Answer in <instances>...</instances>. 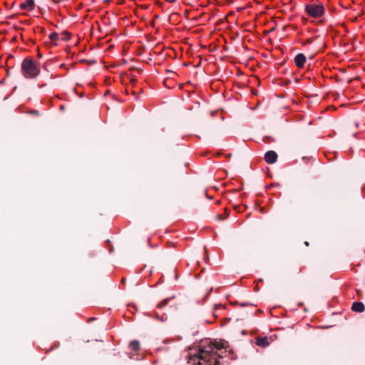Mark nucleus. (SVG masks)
<instances>
[{"mask_svg": "<svg viewBox=\"0 0 365 365\" xmlns=\"http://www.w3.org/2000/svg\"><path fill=\"white\" fill-rule=\"evenodd\" d=\"M49 38L52 41H56L58 39V34L56 32H53L49 35Z\"/></svg>", "mask_w": 365, "mask_h": 365, "instance_id": "nucleus-11", "label": "nucleus"}, {"mask_svg": "<svg viewBox=\"0 0 365 365\" xmlns=\"http://www.w3.org/2000/svg\"><path fill=\"white\" fill-rule=\"evenodd\" d=\"M130 348L134 351H138L140 350V343L137 340H133L130 342Z\"/></svg>", "mask_w": 365, "mask_h": 365, "instance_id": "nucleus-9", "label": "nucleus"}, {"mask_svg": "<svg viewBox=\"0 0 365 365\" xmlns=\"http://www.w3.org/2000/svg\"><path fill=\"white\" fill-rule=\"evenodd\" d=\"M305 245H306L307 246H308V245H309V243H308L307 242H305Z\"/></svg>", "mask_w": 365, "mask_h": 365, "instance_id": "nucleus-12", "label": "nucleus"}, {"mask_svg": "<svg viewBox=\"0 0 365 365\" xmlns=\"http://www.w3.org/2000/svg\"><path fill=\"white\" fill-rule=\"evenodd\" d=\"M35 2L34 0H24L20 5V8L23 10L31 11L34 9Z\"/></svg>", "mask_w": 365, "mask_h": 365, "instance_id": "nucleus-5", "label": "nucleus"}, {"mask_svg": "<svg viewBox=\"0 0 365 365\" xmlns=\"http://www.w3.org/2000/svg\"><path fill=\"white\" fill-rule=\"evenodd\" d=\"M21 73L26 78H35L40 73V65L31 58H25L21 66Z\"/></svg>", "mask_w": 365, "mask_h": 365, "instance_id": "nucleus-2", "label": "nucleus"}, {"mask_svg": "<svg viewBox=\"0 0 365 365\" xmlns=\"http://www.w3.org/2000/svg\"><path fill=\"white\" fill-rule=\"evenodd\" d=\"M168 301H169V299H165L164 300L161 301L160 302H159L158 304L157 307L158 309H161V308L164 307L167 304Z\"/></svg>", "mask_w": 365, "mask_h": 365, "instance_id": "nucleus-10", "label": "nucleus"}, {"mask_svg": "<svg viewBox=\"0 0 365 365\" xmlns=\"http://www.w3.org/2000/svg\"><path fill=\"white\" fill-rule=\"evenodd\" d=\"M306 60V56L303 53H299L294 58V63L298 68H303Z\"/></svg>", "mask_w": 365, "mask_h": 365, "instance_id": "nucleus-6", "label": "nucleus"}, {"mask_svg": "<svg viewBox=\"0 0 365 365\" xmlns=\"http://www.w3.org/2000/svg\"><path fill=\"white\" fill-rule=\"evenodd\" d=\"M261 212H264V208H262L261 209Z\"/></svg>", "mask_w": 365, "mask_h": 365, "instance_id": "nucleus-13", "label": "nucleus"}, {"mask_svg": "<svg viewBox=\"0 0 365 365\" xmlns=\"http://www.w3.org/2000/svg\"><path fill=\"white\" fill-rule=\"evenodd\" d=\"M351 309L354 312H362L364 310V305L361 302H355L353 303Z\"/></svg>", "mask_w": 365, "mask_h": 365, "instance_id": "nucleus-8", "label": "nucleus"}, {"mask_svg": "<svg viewBox=\"0 0 365 365\" xmlns=\"http://www.w3.org/2000/svg\"><path fill=\"white\" fill-rule=\"evenodd\" d=\"M305 11L312 18H319L324 15L325 9L322 4H309L305 6Z\"/></svg>", "mask_w": 365, "mask_h": 365, "instance_id": "nucleus-3", "label": "nucleus"}, {"mask_svg": "<svg viewBox=\"0 0 365 365\" xmlns=\"http://www.w3.org/2000/svg\"><path fill=\"white\" fill-rule=\"evenodd\" d=\"M256 344L261 347H266L269 344V338L267 336L257 337Z\"/></svg>", "mask_w": 365, "mask_h": 365, "instance_id": "nucleus-7", "label": "nucleus"}, {"mask_svg": "<svg viewBox=\"0 0 365 365\" xmlns=\"http://www.w3.org/2000/svg\"><path fill=\"white\" fill-rule=\"evenodd\" d=\"M231 354L228 342L224 340L212 341L205 339L195 347L190 349L187 363L190 365H218V359L228 356Z\"/></svg>", "mask_w": 365, "mask_h": 365, "instance_id": "nucleus-1", "label": "nucleus"}, {"mask_svg": "<svg viewBox=\"0 0 365 365\" xmlns=\"http://www.w3.org/2000/svg\"><path fill=\"white\" fill-rule=\"evenodd\" d=\"M277 154L273 150L267 152L264 155V160L269 164H272L277 161Z\"/></svg>", "mask_w": 365, "mask_h": 365, "instance_id": "nucleus-4", "label": "nucleus"}]
</instances>
